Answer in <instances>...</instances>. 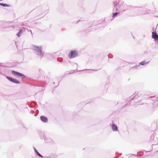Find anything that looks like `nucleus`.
<instances>
[{
    "label": "nucleus",
    "instance_id": "nucleus-5",
    "mask_svg": "<svg viewBox=\"0 0 158 158\" xmlns=\"http://www.w3.org/2000/svg\"><path fill=\"white\" fill-rule=\"evenodd\" d=\"M152 38L155 39L156 40L158 39V35L156 34V33L155 32H152Z\"/></svg>",
    "mask_w": 158,
    "mask_h": 158
},
{
    "label": "nucleus",
    "instance_id": "nucleus-12",
    "mask_svg": "<svg viewBox=\"0 0 158 158\" xmlns=\"http://www.w3.org/2000/svg\"><path fill=\"white\" fill-rule=\"evenodd\" d=\"M118 14V13H115L113 14V17L116 16Z\"/></svg>",
    "mask_w": 158,
    "mask_h": 158
},
{
    "label": "nucleus",
    "instance_id": "nucleus-8",
    "mask_svg": "<svg viewBox=\"0 0 158 158\" xmlns=\"http://www.w3.org/2000/svg\"><path fill=\"white\" fill-rule=\"evenodd\" d=\"M148 62H145V61H143L141 62L140 63V64L142 65H145V64H148Z\"/></svg>",
    "mask_w": 158,
    "mask_h": 158
},
{
    "label": "nucleus",
    "instance_id": "nucleus-1",
    "mask_svg": "<svg viewBox=\"0 0 158 158\" xmlns=\"http://www.w3.org/2000/svg\"><path fill=\"white\" fill-rule=\"evenodd\" d=\"M11 73L12 74H13V75H14V76L16 77L23 78H24L26 77L25 76H24L22 74L14 70H12L11 72Z\"/></svg>",
    "mask_w": 158,
    "mask_h": 158
},
{
    "label": "nucleus",
    "instance_id": "nucleus-10",
    "mask_svg": "<svg viewBox=\"0 0 158 158\" xmlns=\"http://www.w3.org/2000/svg\"><path fill=\"white\" fill-rule=\"evenodd\" d=\"M35 152L37 154V155L40 156V157L42 158L43 157V156L41 155L36 150V149H35Z\"/></svg>",
    "mask_w": 158,
    "mask_h": 158
},
{
    "label": "nucleus",
    "instance_id": "nucleus-7",
    "mask_svg": "<svg viewBox=\"0 0 158 158\" xmlns=\"http://www.w3.org/2000/svg\"><path fill=\"white\" fill-rule=\"evenodd\" d=\"M112 128L113 131H116L118 130L117 127L115 124H112L111 126Z\"/></svg>",
    "mask_w": 158,
    "mask_h": 158
},
{
    "label": "nucleus",
    "instance_id": "nucleus-2",
    "mask_svg": "<svg viewBox=\"0 0 158 158\" xmlns=\"http://www.w3.org/2000/svg\"><path fill=\"white\" fill-rule=\"evenodd\" d=\"M69 57L70 58L76 57L77 56V52L75 50L71 51L69 54Z\"/></svg>",
    "mask_w": 158,
    "mask_h": 158
},
{
    "label": "nucleus",
    "instance_id": "nucleus-3",
    "mask_svg": "<svg viewBox=\"0 0 158 158\" xmlns=\"http://www.w3.org/2000/svg\"><path fill=\"white\" fill-rule=\"evenodd\" d=\"M33 48L34 50L37 51V55H39L41 54L42 51L40 47H39L35 46H34L33 47Z\"/></svg>",
    "mask_w": 158,
    "mask_h": 158
},
{
    "label": "nucleus",
    "instance_id": "nucleus-6",
    "mask_svg": "<svg viewBox=\"0 0 158 158\" xmlns=\"http://www.w3.org/2000/svg\"><path fill=\"white\" fill-rule=\"evenodd\" d=\"M40 118L41 120L44 122H46L48 121L47 118L44 116H41Z\"/></svg>",
    "mask_w": 158,
    "mask_h": 158
},
{
    "label": "nucleus",
    "instance_id": "nucleus-4",
    "mask_svg": "<svg viewBox=\"0 0 158 158\" xmlns=\"http://www.w3.org/2000/svg\"><path fill=\"white\" fill-rule=\"evenodd\" d=\"M6 78L8 79L9 81H11L15 83L18 84L19 83V82L16 79L12 78L10 77H6Z\"/></svg>",
    "mask_w": 158,
    "mask_h": 158
},
{
    "label": "nucleus",
    "instance_id": "nucleus-11",
    "mask_svg": "<svg viewBox=\"0 0 158 158\" xmlns=\"http://www.w3.org/2000/svg\"><path fill=\"white\" fill-rule=\"evenodd\" d=\"M22 31L21 29H20L19 32L17 34V35H18V37L19 36L20 34L22 33Z\"/></svg>",
    "mask_w": 158,
    "mask_h": 158
},
{
    "label": "nucleus",
    "instance_id": "nucleus-9",
    "mask_svg": "<svg viewBox=\"0 0 158 158\" xmlns=\"http://www.w3.org/2000/svg\"><path fill=\"white\" fill-rule=\"evenodd\" d=\"M0 5L3 6L8 7L9 6V5L6 4L0 3Z\"/></svg>",
    "mask_w": 158,
    "mask_h": 158
}]
</instances>
